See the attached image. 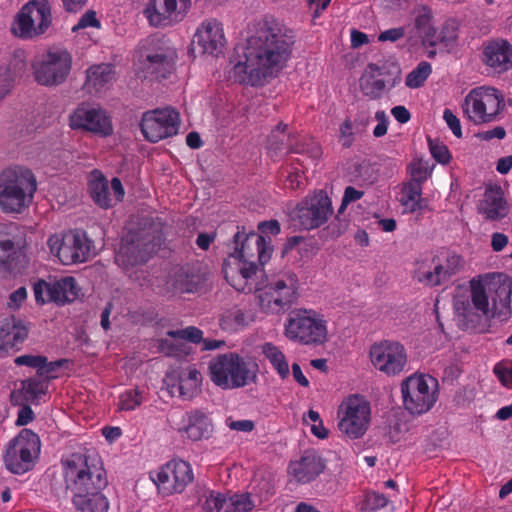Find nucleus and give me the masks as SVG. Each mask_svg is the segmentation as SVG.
<instances>
[{
    "mask_svg": "<svg viewBox=\"0 0 512 512\" xmlns=\"http://www.w3.org/2000/svg\"><path fill=\"white\" fill-rule=\"evenodd\" d=\"M227 426L231 430L241 431V432H250L254 429V423L251 420H233L232 418H228L226 420Z\"/></svg>",
    "mask_w": 512,
    "mask_h": 512,
    "instance_id": "774afa93",
    "label": "nucleus"
},
{
    "mask_svg": "<svg viewBox=\"0 0 512 512\" xmlns=\"http://www.w3.org/2000/svg\"><path fill=\"white\" fill-rule=\"evenodd\" d=\"M457 38L456 30L453 25L446 23L439 31V37L441 44L445 47L450 46Z\"/></svg>",
    "mask_w": 512,
    "mask_h": 512,
    "instance_id": "e2e57ef3",
    "label": "nucleus"
},
{
    "mask_svg": "<svg viewBox=\"0 0 512 512\" xmlns=\"http://www.w3.org/2000/svg\"><path fill=\"white\" fill-rule=\"evenodd\" d=\"M410 180L408 182H416L422 184L430 177L431 169L427 162L422 159H414L407 168Z\"/></svg>",
    "mask_w": 512,
    "mask_h": 512,
    "instance_id": "49530a36",
    "label": "nucleus"
},
{
    "mask_svg": "<svg viewBox=\"0 0 512 512\" xmlns=\"http://www.w3.org/2000/svg\"><path fill=\"white\" fill-rule=\"evenodd\" d=\"M29 334L28 325L14 316L0 319V357L19 350Z\"/></svg>",
    "mask_w": 512,
    "mask_h": 512,
    "instance_id": "cd10ccee",
    "label": "nucleus"
},
{
    "mask_svg": "<svg viewBox=\"0 0 512 512\" xmlns=\"http://www.w3.org/2000/svg\"><path fill=\"white\" fill-rule=\"evenodd\" d=\"M66 487L73 498L88 497L107 485L106 472L96 453H74L64 462Z\"/></svg>",
    "mask_w": 512,
    "mask_h": 512,
    "instance_id": "20e7f679",
    "label": "nucleus"
},
{
    "mask_svg": "<svg viewBox=\"0 0 512 512\" xmlns=\"http://www.w3.org/2000/svg\"><path fill=\"white\" fill-rule=\"evenodd\" d=\"M388 503V499L384 494L377 492H368L365 495L362 503V509L368 512H372L381 508H384Z\"/></svg>",
    "mask_w": 512,
    "mask_h": 512,
    "instance_id": "864d4df0",
    "label": "nucleus"
},
{
    "mask_svg": "<svg viewBox=\"0 0 512 512\" xmlns=\"http://www.w3.org/2000/svg\"><path fill=\"white\" fill-rule=\"evenodd\" d=\"M194 43L198 45L203 53L210 55L221 53L226 45L222 24L215 19L203 21L197 28Z\"/></svg>",
    "mask_w": 512,
    "mask_h": 512,
    "instance_id": "c85d7f7f",
    "label": "nucleus"
},
{
    "mask_svg": "<svg viewBox=\"0 0 512 512\" xmlns=\"http://www.w3.org/2000/svg\"><path fill=\"white\" fill-rule=\"evenodd\" d=\"M47 384L36 378H30L22 381L19 391L11 393V402L14 405H21L22 401H34L41 395L45 394Z\"/></svg>",
    "mask_w": 512,
    "mask_h": 512,
    "instance_id": "e433bc0d",
    "label": "nucleus"
},
{
    "mask_svg": "<svg viewBox=\"0 0 512 512\" xmlns=\"http://www.w3.org/2000/svg\"><path fill=\"white\" fill-rule=\"evenodd\" d=\"M51 5L48 0H31L15 16L11 30L22 39L44 34L52 24Z\"/></svg>",
    "mask_w": 512,
    "mask_h": 512,
    "instance_id": "4468645a",
    "label": "nucleus"
},
{
    "mask_svg": "<svg viewBox=\"0 0 512 512\" xmlns=\"http://www.w3.org/2000/svg\"><path fill=\"white\" fill-rule=\"evenodd\" d=\"M88 191L95 204L104 209L122 201L125 195L119 178L114 177L109 184L108 180L98 170H93L89 175Z\"/></svg>",
    "mask_w": 512,
    "mask_h": 512,
    "instance_id": "a878e982",
    "label": "nucleus"
},
{
    "mask_svg": "<svg viewBox=\"0 0 512 512\" xmlns=\"http://www.w3.org/2000/svg\"><path fill=\"white\" fill-rule=\"evenodd\" d=\"M14 362L18 366L36 368L39 372L40 367H43L45 364V357L40 355H21L15 358Z\"/></svg>",
    "mask_w": 512,
    "mask_h": 512,
    "instance_id": "bf43d9fd",
    "label": "nucleus"
},
{
    "mask_svg": "<svg viewBox=\"0 0 512 512\" xmlns=\"http://www.w3.org/2000/svg\"><path fill=\"white\" fill-rule=\"evenodd\" d=\"M179 125V113L173 108L166 107L145 112L140 126L145 139L156 143L176 135Z\"/></svg>",
    "mask_w": 512,
    "mask_h": 512,
    "instance_id": "6ab92c4d",
    "label": "nucleus"
},
{
    "mask_svg": "<svg viewBox=\"0 0 512 512\" xmlns=\"http://www.w3.org/2000/svg\"><path fill=\"white\" fill-rule=\"evenodd\" d=\"M161 245V236L143 232L136 239H125L116 255L119 265L128 266L145 263Z\"/></svg>",
    "mask_w": 512,
    "mask_h": 512,
    "instance_id": "393cba45",
    "label": "nucleus"
},
{
    "mask_svg": "<svg viewBox=\"0 0 512 512\" xmlns=\"http://www.w3.org/2000/svg\"><path fill=\"white\" fill-rule=\"evenodd\" d=\"M100 26L101 23L97 19L96 12L93 10H88L80 17L78 23L72 28V31L77 32L80 29H85L88 27L100 28Z\"/></svg>",
    "mask_w": 512,
    "mask_h": 512,
    "instance_id": "4d7b16f0",
    "label": "nucleus"
},
{
    "mask_svg": "<svg viewBox=\"0 0 512 512\" xmlns=\"http://www.w3.org/2000/svg\"><path fill=\"white\" fill-rule=\"evenodd\" d=\"M37 184L33 173L23 167L0 174V208L6 213H21L32 202Z\"/></svg>",
    "mask_w": 512,
    "mask_h": 512,
    "instance_id": "423d86ee",
    "label": "nucleus"
},
{
    "mask_svg": "<svg viewBox=\"0 0 512 512\" xmlns=\"http://www.w3.org/2000/svg\"><path fill=\"white\" fill-rule=\"evenodd\" d=\"M461 109L464 117L473 124H488L500 120L505 110V100L496 88L480 86L468 92Z\"/></svg>",
    "mask_w": 512,
    "mask_h": 512,
    "instance_id": "6e6552de",
    "label": "nucleus"
},
{
    "mask_svg": "<svg viewBox=\"0 0 512 512\" xmlns=\"http://www.w3.org/2000/svg\"><path fill=\"white\" fill-rule=\"evenodd\" d=\"M512 279L501 273L472 279L470 290L457 289L453 298L455 313L469 323L498 318L507 320L511 315Z\"/></svg>",
    "mask_w": 512,
    "mask_h": 512,
    "instance_id": "7ed1b4c3",
    "label": "nucleus"
},
{
    "mask_svg": "<svg viewBox=\"0 0 512 512\" xmlns=\"http://www.w3.org/2000/svg\"><path fill=\"white\" fill-rule=\"evenodd\" d=\"M143 397L138 389H129L119 396L118 409L132 411L141 405Z\"/></svg>",
    "mask_w": 512,
    "mask_h": 512,
    "instance_id": "de8ad7c7",
    "label": "nucleus"
},
{
    "mask_svg": "<svg viewBox=\"0 0 512 512\" xmlns=\"http://www.w3.org/2000/svg\"><path fill=\"white\" fill-rule=\"evenodd\" d=\"M190 6L191 0H151L144 15L151 26L168 27L182 21Z\"/></svg>",
    "mask_w": 512,
    "mask_h": 512,
    "instance_id": "b1692460",
    "label": "nucleus"
},
{
    "mask_svg": "<svg viewBox=\"0 0 512 512\" xmlns=\"http://www.w3.org/2000/svg\"><path fill=\"white\" fill-rule=\"evenodd\" d=\"M75 512H108L109 502L100 492L90 494L88 497L73 498Z\"/></svg>",
    "mask_w": 512,
    "mask_h": 512,
    "instance_id": "58836bf2",
    "label": "nucleus"
},
{
    "mask_svg": "<svg viewBox=\"0 0 512 512\" xmlns=\"http://www.w3.org/2000/svg\"><path fill=\"white\" fill-rule=\"evenodd\" d=\"M69 125L74 130H83L99 136H109L113 132L110 116L96 106L82 103L70 114Z\"/></svg>",
    "mask_w": 512,
    "mask_h": 512,
    "instance_id": "5701e85b",
    "label": "nucleus"
},
{
    "mask_svg": "<svg viewBox=\"0 0 512 512\" xmlns=\"http://www.w3.org/2000/svg\"><path fill=\"white\" fill-rule=\"evenodd\" d=\"M295 36L291 29L277 21L258 23L247 39L243 54L231 71V77L244 84L257 86L276 76L290 58Z\"/></svg>",
    "mask_w": 512,
    "mask_h": 512,
    "instance_id": "f257e3e1",
    "label": "nucleus"
},
{
    "mask_svg": "<svg viewBox=\"0 0 512 512\" xmlns=\"http://www.w3.org/2000/svg\"><path fill=\"white\" fill-rule=\"evenodd\" d=\"M41 442L36 433L23 429L10 440L3 453L6 468L14 474L31 470L40 454Z\"/></svg>",
    "mask_w": 512,
    "mask_h": 512,
    "instance_id": "ddd939ff",
    "label": "nucleus"
},
{
    "mask_svg": "<svg viewBox=\"0 0 512 512\" xmlns=\"http://www.w3.org/2000/svg\"><path fill=\"white\" fill-rule=\"evenodd\" d=\"M167 335L169 338L161 339L159 341V349L167 356H180L186 354V350L183 348V340H188L192 343L202 342L203 350H214L219 348L223 342L217 340H203V332L194 327L190 326L181 330L168 331Z\"/></svg>",
    "mask_w": 512,
    "mask_h": 512,
    "instance_id": "bb28decb",
    "label": "nucleus"
},
{
    "mask_svg": "<svg viewBox=\"0 0 512 512\" xmlns=\"http://www.w3.org/2000/svg\"><path fill=\"white\" fill-rule=\"evenodd\" d=\"M405 35V29L403 27L391 28L381 32L378 36L380 42L390 41L396 42Z\"/></svg>",
    "mask_w": 512,
    "mask_h": 512,
    "instance_id": "338daca9",
    "label": "nucleus"
},
{
    "mask_svg": "<svg viewBox=\"0 0 512 512\" xmlns=\"http://www.w3.org/2000/svg\"><path fill=\"white\" fill-rule=\"evenodd\" d=\"M354 127L350 119H345L339 128V142L345 148L352 146L354 142Z\"/></svg>",
    "mask_w": 512,
    "mask_h": 512,
    "instance_id": "5fc2aeb1",
    "label": "nucleus"
},
{
    "mask_svg": "<svg viewBox=\"0 0 512 512\" xmlns=\"http://www.w3.org/2000/svg\"><path fill=\"white\" fill-rule=\"evenodd\" d=\"M219 323L223 330L235 332L246 325V316L242 309L234 306L222 312Z\"/></svg>",
    "mask_w": 512,
    "mask_h": 512,
    "instance_id": "79ce46f5",
    "label": "nucleus"
},
{
    "mask_svg": "<svg viewBox=\"0 0 512 512\" xmlns=\"http://www.w3.org/2000/svg\"><path fill=\"white\" fill-rule=\"evenodd\" d=\"M150 479L163 496L181 493L194 479L191 465L180 459H173L157 470L151 471Z\"/></svg>",
    "mask_w": 512,
    "mask_h": 512,
    "instance_id": "a211bd4d",
    "label": "nucleus"
},
{
    "mask_svg": "<svg viewBox=\"0 0 512 512\" xmlns=\"http://www.w3.org/2000/svg\"><path fill=\"white\" fill-rule=\"evenodd\" d=\"M371 423L370 403L358 394L344 398L337 409V428L345 437L362 438Z\"/></svg>",
    "mask_w": 512,
    "mask_h": 512,
    "instance_id": "9b49d317",
    "label": "nucleus"
},
{
    "mask_svg": "<svg viewBox=\"0 0 512 512\" xmlns=\"http://www.w3.org/2000/svg\"><path fill=\"white\" fill-rule=\"evenodd\" d=\"M201 382L202 375L197 369H186L179 378L180 394L186 398L193 397L198 392Z\"/></svg>",
    "mask_w": 512,
    "mask_h": 512,
    "instance_id": "a19ab883",
    "label": "nucleus"
},
{
    "mask_svg": "<svg viewBox=\"0 0 512 512\" xmlns=\"http://www.w3.org/2000/svg\"><path fill=\"white\" fill-rule=\"evenodd\" d=\"M443 119L454 136L461 138L463 134L459 118L450 109H445L443 112Z\"/></svg>",
    "mask_w": 512,
    "mask_h": 512,
    "instance_id": "052dcab7",
    "label": "nucleus"
},
{
    "mask_svg": "<svg viewBox=\"0 0 512 512\" xmlns=\"http://www.w3.org/2000/svg\"><path fill=\"white\" fill-rule=\"evenodd\" d=\"M438 381L436 378L414 373L401 383L403 405L411 414L428 412L437 401Z\"/></svg>",
    "mask_w": 512,
    "mask_h": 512,
    "instance_id": "f8f14e48",
    "label": "nucleus"
},
{
    "mask_svg": "<svg viewBox=\"0 0 512 512\" xmlns=\"http://www.w3.org/2000/svg\"><path fill=\"white\" fill-rule=\"evenodd\" d=\"M287 130V125L280 123L272 132L269 137V142L271 145H275V149H280V145L284 143L285 140V132Z\"/></svg>",
    "mask_w": 512,
    "mask_h": 512,
    "instance_id": "69168bd1",
    "label": "nucleus"
},
{
    "mask_svg": "<svg viewBox=\"0 0 512 512\" xmlns=\"http://www.w3.org/2000/svg\"><path fill=\"white\" fill-rule=\"evenodd\" d=\"M213 430V423L209 415L197 409L184 413L182 422L177 428L183 437L193 442L209 439Z\"/></svg>",
    "mask_w": 512,
    "mask_h": 512,
    "instance_id": "c756f323",
    "label": "nucleus"
},
{
    "mask_svg": "<svg viewBox=\"0 0 512 512\" xmlns=\"http://www.w3.org/2000/svg\"><path fill=\"white\" fill-rule=\"evenodd\" d=\"M71 67V54L61 48L49 49L38 55L32 63L35 81L48 87L62 84L67 79Z\"/></svg>",
    "mask_w": 512,
    "mask_h": 512,
    "instance_id": "2eb2a0df",
    "label": "nucleus"
},
{
    "mask_svg": "<svg viewBox=\"0 0 512 512\" xmlns=\"http://www.w3.org/2000/svg\"><path fill=\"white\" fill-rule=\"evenodd\" d=\"M306 178L303 171L295 168L288 172L285 180V187L295 190L304 187Z\"/></svg>",
    "mask_w": 512,
    "mask_h": 512,
    "instance_id": "13d9d810",
    "label": "nucleus"
},
{
    "mask_svg": "<svg viewBox=\"0 0 512 512\" xmlns=\"http://www.w3.org/2000/svg\"><path fill=\"white\" fill-rule=\"evenodd\" d=\"M493 372L504 387L512 389V361L497 363Z\"/></svg>",
    "mask_w": 512,
    "mask_h": 512,
    "instance_id": "603ef678",
    "label": "nucleus"
},
{
    "mask_svg": "<svg viewBox=\"0 0 512 512\" xmlns=\"http://www.w3.org/2000/svg\"><path fill=\"white\" fill-rule=\"evenodd\" d=\"M432 72L431 64L422 61L406 77L405 84L409 88H419L427 80Z\"/></svg>",
    "mask_w": 512,
    "mask_h": 512,
    "instance_id": "a18cd8bd",
    "label": "nucleus"
},
{
    "mask_svg": "<svg viewBox=\"0 0 512 512\" xmlns=\"http://www.w3.org/2000/svg\"><path fill=\"white\" fill-rule=\"evenodd\" d=\"M479 211L487 219L500 220L507 216L509 208L499 189H486L484 198L479 205Z\"/></svg>",
    "mask_w": 512,
    "mask_h": 512,
    "instance_id": "473e14b6",
    "label": "nucleus"
},
{
    "mask_svg": "<svg viewBox=\"0 0 512 512\" xmlns=\"http://www.w3.org/2000/svg\"><path fill=\"white\" fill-rule=\"evenodd\" d=\"M331 200L323 191L306 196L296 207L294 220L305 230H312L327 222L332 215Z\"/></svg>",
    "mask_w": 512,
    "mask_h": 512,
    "instance_id": "aec40b11",
    "label": "nucleus"
},
{
    "mask_svg": "<svg viewBox=\"0 0 512 512\" xmlns=\"http://www.w3.org/2000/svg\"><path fill=\"white\" fill-rule=\"evenodd\" d=\"M291 151L295 153L307 154L310 158L314 160L319 159L322 155L321 146L317 142L312 140L304 144L296 145L291 149Z\"/></svg>",
    "mask_w": 512,
    "mask_h": 512,
    "instance_id": "6e6d98bb",
    "label": "nucleus"
},
{
    "mask_svg": "<svg viewBox=\"0 0 512 512\" xmlns=\"http://www.w3.org/2000/svg\"><path fill=\"white\" fill-rule=\"evenodd\" d=\"M208 371L216 386L223 390H234L256 384L259 367L236 352H226L209 361Z\"/></svg>",
    "mask_w": 512,
    "mask_h": 512,
    "instance_id": "39448f33",
    "label": "nucleus"
},
{
    "mask_svg": "<svg viewBox=\"0 0 512 512\" xmlns=\"http://www.w3.org/2000/svg\"><path fill=\"white\" fill-rule=\"evenodd\" d=\"M115 72L110 64H98L86 71L85 88L90 93H99L106 89L114 80Z\"/></svg>",
    "mask_w": 512,
    "mask_h": 512,
    "instance_id": "72a5a7b5",
    "label": "nucleus"
},
{
    "mask_svg": "<svg viewBox=\"0 0 512 512\" xmlns=\"http://www.w3.org/2000/svg\"><path fill=\"white\" fill-rule=\"evenodd\" d=\"M284 335L302 345H323L328 340L325 317L312 309H296L289 313Z\"/></svg>",
    "mask_w": 512,
    "mask_h": 512,
    "instance_id": "1a4fd4ad",
    "label": "nucleus"
},
{
    "mask_svg": "<svg viewBox=\"0 0 512 512\" xmlns=\"http://www.w3.org/2000/svg\"><path fill=\"white\" fill-rule=\"evenodd\" d=\"M360 89L363 95L370 99H379L386 92L390 91L387 84L377 74V64H368L365 72L360 78Z\"/></svg>",
    "mask_w": 512,
    "mask_h": 512,
    "instance_id": "f704fd0d",
    "label": "nucleus"
},
{
    "mask_svg": "<svg viewBox=\"0 0 512 512\" xmlns=\"http://www.w3.org/2000/svg\"><path fill=\"white\" fill-rule=\"evenodd\" d=\"M27 299V290L25 287H19L9 296L7 306L12 310L19 309Z\"/></svg>",
    "mask_w": 512,
    "mask_h": 512,
    "instance_id": "680f3d73",
    "label": "nucleus"
},
{
    "mask_svg": "<svg viewBox=\"0 0 512 512\" xmlns=\"http://www.w3.org/2000/svg\"><path fill=\"white\" fill-rule=\"evenodd\" d=\"M290 472L302 483L313 480L323 470V464L314 454H306L289 466Z\"/></svg>",
    "mask_w": 512,
    "mask_h": 512,
    "instance_id": "c9c22d12",
    "label": "nucleus"
},
{
    "mask_svg": "<svg viewBox=\"0 0 512 512\" xmlns=\"http://www.w3.org/2000/svg\"><path fill=\"white\" fill-rule=\"evenodd\" d=\"M377 74L387 84L388 89L392 90L401 83V68L396 62H384L377 64Z\"/></svg>",
    "mask_w": 512,
    "mask_h": 512,
    "instance_id": "37998d69",
    "label": "nucleus"
},
{
    "mask_svg": "<svg viewBox=\"0 0 512 512\" xmlns=\"http://www.w3.org/2000/svg\"><path fill=\"white\" fill-rule=\"evenodd\" d=\"M176 59V50L163 38L148 37L140 46L138 75L150 80L165 79L173 73Z\"/></svg>",
    "mask_w": 512,
    "mask_h": 512,
    "instance_id": "0eeeda50",
    "label": "nucleus"
},
{
    "mask_svg": "<svg viewBox=\"0 0 512 512\" xmlns=\"http://www.w3.org/2000/svg\"><path fill=\"white\" fill-rule=\"evenodd\" d=\"M227 497L221 493L211 492L204 503L206 512H227Z\"/></svg>",
    "mask_w": 512,
    "mask_h": 512,
    "instance_id": "3c124183",
    "label": "nucleus"
},
{
    "mask_svg": "<svg viewBox=\"0 0 512 512\" xmlns=\"http://www.w3.org/2000/svg\"><path fill=\"white\" fill-rule=\"evenodd\" d=\"M430 151L432 156L440 163H448L451 156L445 145L430 142Z\"/></svg>",
    "mask_w": 512,
    "mask_h": 512,
    "instance_id": "0e129e2a",
    "label": "nucleus"
},
{
    "mask_svg": "<svg viewBox=\"0 0 512 512\" xmlns=\"http://www.w3.org/2000/svg\"><path fill=\"white\" fill-rule=\"evenodd\" d=\"M258 229L262 235L252 234L251 236H246L241 232H237L234 235L235 243L238 244L241 242V248L236 249L238 257H235L232 262L251 261V259L254 257V250L257 253L258 261L261 265H264L268 262L272 255L273 249L271 238L264 235H278L281 230L280 224L277 220L264 221L258 224Z\"/></svg>",
    "mask_w": 512,
    "mask_h": 512,
    "instance_id": "dca6fc26",
    "label": "nucleus"
},
{
    "mask_svg": "<svg viewBox=\"0 0 512 512\" xmlns=\"http://www.w3.org/2000/svg\"><path fill=\"white\" fill-rule=\"evenodd\" d=\"M261 352L282 380L289 377V363L285 354L278 346L271 342H266L261 346Z\"/></svg>",
    "mask_w": 512,
    "mask_h": 512,
    "instance_id": "4c0bfd02",
    "label": "nucleus"
},
{
    "mask_svg": "<svg viewBox=\"0 0 512 512\" xmlns=\"http://www.w3.org/2000/svg\"><path fill=\"white\" fill-rule=\"evenodd\" d=\"M259 269L253 261H225L224 277L227 282L240 292H258V302L262 310L278 313L291 305L298 296L299 279L291 269H284L267 276V283L262 286L257 282Z\"/></svg>",
    "mask_w": 512,
    "mask_h": 512,
    "instance_id": "f03ea898",
    "label": "nucleus"
},
{
    "mask_svg": "<svg viewBox=\"0 0 512 512\" xmlns=\"http://www.w3.org/2000/svg\"><path fill=\"white\" fill-rule=\"evenodd\" d=\"M461 262V257L454 253L427 252L415 260L412 275L418 283L424 286H439L460 270Z\"/></svg>",
    "mask_w": 512,
    "mask_h": 512,
    "instance_id": "9d476101",
    "label": "nucleus"
},
{
    "mask_svg": "<svg viewBox=\"0 0 512 512\" xmlns=\"http://www.w3.org/2000/svg\"><path fill=\"white\" fill-rule=\"evenodd\" d=\"M12 231L13 225L0 223V265L5 264L15 250V237Z\"/></svg>",
    "mask_w": 512,
    "mask_h": 512,
    "instance_id": "c03bdc74",
    "label": "nucleus"
},
{
    "mask_svg": "<svg viewBox=\"0 0 512 512\" xmlns=\"http://www.w3.org/2000/svg\"><path fill=\"white\" fill-rule=\"evenodd\" d=\"M422 186L416 182H405L402 186L399 202L405 212H414L420 208Z\"/></svg>",
    "mask_w": 512,
    "mask_h": 512,
    "instance_id": "ea45409f",
    "label": "nucleus"
},
{
    "mask_svg": "<svg viewBox=\"0 0 512 512\" xmlns=\"http://www.w3.org/2000/svg\"><path fill=\"white\" fill-rule=\"evenodd\" d=\"M372 365L387 376H396L405 370L408 362L406 349L395 341H381L371 346Z\"/></svg>",
    "mask_w": 512,
    "mask_h": 512,
    "instance_id": "412c9836",
    "label": "nucleus"
},
{
    "mask_svg": "<svg viewBox=\"0 0 512 512\" xmlns=\"http://www.w3.org/2000/svg\"><path fill=\"white\" fill-rule=\"evenodd\" d=\"M415 27L421 36L434 28L432 25V12L430 9L427 7H421L416 10Z\"/></svg>",
    "mask_w": 512,
    "mask_h": 512,
    "instance_id": "8fccbe9b",
    "label": "nucleus"
},
{
    "mask_svg": "<svg viewBox=\"0 0 512 512\" xmlns=\"http://www.w3.org/2000/svg\"><path fill=\"white\" fill-rule=\"evenodd\" d=\"M200 276L186 268L175 269L166 282V289L173 294L194 293L199 289Z\"/></svg>",
    "mask_w": 512,
    "mask_h": 512,
    "instance_id": "2f4dec72",
    "label": "nucleus"
},
{
    "mask_svg": "<svg viewBox=\"0 0 512 512\" xmlns=\"http://www.w3.org/2000/svg\"><path fill=\"white\" fill-rule=\"evenodd\" d=\"M483 62L501 73L512 68V45L503 39L493 40L484 46Z\"/></svg>",
    "mask_w": 512,
    "mask_h": 512,
    "instance_id": "7c9ffc66",
    "label": "nucleus"
},
{
    "mask_svg": "<svg viewBox=\"0 0 512 512\" xmlns=\"http://www.w3.org/2000/svg\"><path fill=\"white\" fill-rule=\"evenodd\" d=\"M35 300L38 304L46 302H55L57 304H66L75 301L80 292V288L74 277L66 276L62 278H50L38 280L33 287Z\"/></svg>",
    "mask_w": 512,
    "mask_h": 512,
    "instance_id": "4be33fe9",
    "label": "nucleus"
},
{
    "mask_svg": "<svg viewBox=\"0 0 512 512\" xmlns=\"http://www.w3.org/2000/svg\"><path fill=\"white\" fill-rule=\"evenodd\" d=\"M227 512H248L254 507L250 497L246 494H234L227 498Z\"/></svg>",
    "mask_w": 512,
    "mask_h": 512,
    "instance_id": "09e8293b",
    "label": "nucleus"
},
{
    "mask_svg": "<svg viewBox=\"0 0 512 512\" xmlns=\"http://www.w3.org/2000/svg\"><path fill=\"white\" fill-rule=\"evenodd\" d=\"M47 245L50 253L63 265L87 261L92 249V243L86 234L78 231L52 235L48 238Z\"/></svg>",
    "mask_w": 512,
    "mask_h": 512,
    "instance_id": "f3484780",
    "label": "nucleus"
}]
</instances>
